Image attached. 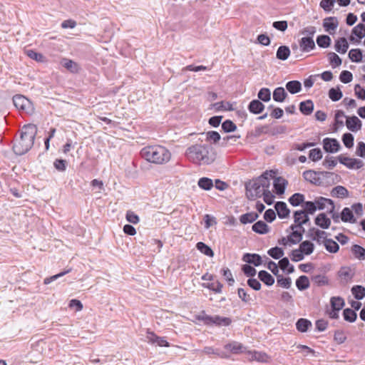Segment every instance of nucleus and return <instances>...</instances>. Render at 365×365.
Returning a JSON list of instances; mask_svg holds the SVG:
<instances>
[{
  "instance_id": "de8ad7c7",
  "label": "nucleus",
  "mask_w": 365,
  "mask_h": 365,
  "mask_svg": "<svg viewBox=\"0 0 365 365\" xmlns=\"http://www.w3.org/2000/svg\"><path fill=\"white\" fill-rule=\"evenodd\" d=\"M196 247L197 250H200L204 255L208 257H213L214 252L205 243L202 242H197Z\"/></svg>"
},
{
  "instance_id": "cd10ccee",
  "label": "nucleus",
  "mask_w": 365,
  "mask_h": 365,
  "mask_svg": "<svg viewBox=\"0 0 365 365\" xmlns=\"http://www.w3.org/2000/svg\"><path fill=\"white\" fill-rule=\"evenodd\" d=\"M259 215L257 212H251L242 215L240 221L242 224L252 223L258 218Z\"/></svg>"
},
{
  "instance_id": "4be33fe9",
  "label": "nucleus",
  "mask_w": 365,
  "mask_h": 365,
  "mask_svg": "<svg viewBox=\"0 0 365 365\" xmlns=\"http://www.w3.org/2000/svg\"><path fill=\"white\" fill-rule=\"evenodd\" d=\"M314 110V103L311 100L301 102L299 104V110L306 115H310Z\"/></svg>"
},
{
  "instance_id": "c85d7f7f",
  "label": "nucleus",
  "mask_w": 365,
  "mask_h": 365,
  "mask_svg": "<svg viewBox=\"0 0 365 365\" xmlns=\"http://www.w3.org/2000/svg\"><path fill=\"white\" fill-rule=\"evenodd\" d=\"M290 55V49L287 46H280L276 53V56L278 59L285 61L288 58Z\"/></svg>"
},
{
  "instance_id": "4c0bfd02",
  "label": "nucleus",
  "mask_w": 365,
  "mask_h": 365,
  "mask_svg": "<svg viewBox=\"0 0 365 365\" xmlns=\"http://www.w3.org/2000/svg\"><path fill=\"white\" fill-rule=\"evenodd\" d=\"M331 306L333 309L336 311L341 310L344 306V301L341 297H333L330 300Z\"/></svg>"
},
{
  "instance_id": "4468645a",
  "label": "nucleus",
  "mask_w": 365,
  "mask_h": 365,
  "mask_svg": "<svg viewBox=\"0 0 365 365\" xmlns=\"http://www.w3.org/2000/svg\"><path fill=\"white\" fill-rule=\"evenodd\" d=\"M274 208L279 218H286L289 215L290 210L284 202H277L274 205Z\"/></svg>"
},
{
  "instance_id": "2eb2a0df",
  "label": "nucleus",
  "mask_w": 365,
  "mask_h": 365,
  "mask_svg": "<svg viewBox=\"0 0 365 365\" xmlns=\"http://www.w3.org/2000/svg\"><path fill=\"white\" fill-rule=\"evenodd\" d=\"M299 46L302 51L308 52L315 48V43L312 37H303L299 41Z\"/></svg>"
},
{
  "instance_id": "393cba45",
  "label": "nucleus",
  "mask_w": 365,
  "mask_h": 365,
  "mask_svg": "<svg viewBox=\"0 0 365 365\" xmlns=\"http://www.w3.org/2000/svg\"><path fill=\"white\" fill-rule=\"evenodd\" d=\"M258 277L267 286H271L274 283V277L267 271L262 270L259 272Z\"/></svg>"
},
{
  "instance_id": "c756f323",
  "label": "nucleus",
  "mask_w": 365,
  "mask_h": 365,
  "mask_svg": "<svg viewBox=\"0 0 365 365\" xmlns=\"http://www.w3.org/2000/svg\"><path fill=\"white\" fill-rule=\"evenodd\" d=\"M286 88L292 94H295L302 90V84L298 81H291L287 83Z\"/></svg>"
},
{
  "instance_id": "dca6fc26",
  "label": "nucleus",
  "mask_w": 365,
  "mask_h": 365,
  "mask_svg": "<svg viewBox=\"0 0 365 365\" xmlns=\"http://www.w3.org/2000/svg\"><path fill=\"white\" fill-rule=\"evenodd\" d=\"M314 221L315 224L322 229H328L331 225V220L325 213L319 214Z\"/></svg>"
},
{
  "instance_id": "3c124183",
  "label": "nucleus",
  "mask_w": 365,
  "mask_h": 365,
  "mask_svg": "<svg viewBox=\"0 0 365 365\" xmlns=\"http://www.w3.org/2000/svg\"><path fill=\"white\" fill-rule=\"evenodd\" d=\"M352 34L357 36L359 39H361L365 36V25L363 24H359L352 29Z\"/></svg>"
},
{
  "instance_id": "9d476101",
  "label": "nucleus",
  "mask_w": 365,
  "mask_h": 365,
  "mask_svg": "<svg viewBox=\"0 0 365 365\" xmlns=\"http://www.w3.org/2000/svg\"><path fill=\"white\" fill-rule=\"evenodd\" d=\"M148 342L151 344H157L159 346H170L169 343L166 341L165 337H160L152 331H148L146 336Z\"/></svg>"
},
{
  "instance_id": "49530a36",
  "label": "nucleus",
  "mask_w": 365,
  "mask_h": 365,
  "mask_svg": "<svg viewBox=\"0 0 365 365\" xmlns=\"http://www.w3.org/2000/svg\"><path fill=\"white\" fill-rule=\"evenodd\" d=\"M339 276L341 279L348 282L352 278L353 274L350 268L341 267L339 271Z\"/></svg>"
},
{
  "instance_id": "2f4dec72",
  "label": "nucleus",
  "mask_w": 365,
  "mask_h": 365,
  "mask_svg": "<svg viewBox=\"0 0 365 365\" xmlns=\"http://www.w3.org/2000/svg\"><path fill=\"white\" fill-rule=\"evenodd\" d=\"M341 219L344 222H349L354 223L356 222L353 212L349 207H344L342 210V212L341 213Z\"/></svg>"
},
{
  "instance_id": "b1692460",
  "label": "nucleus",
  "mask_w": 365,
  "mask_h": 365,
  "mask_svg": "<svg viewBox=\"0 0 365 365\" xmlns=\"http://www.w3.org/2000/svg\"><path fill=\"white\" fill-rule=\"evenodd\" d=\"M333 197L344 198L349 196V192L346 187L338 185L334 187L331 192Z\"/></svg>"
},
{
  "instance_id": "79ce46f5",
  "label": "nucleus",
  "mask_w": 365,
  "mask_h": 365,
  "mask_svg": "<svg viewBox=\"0 0 365 365\" xmlns=\"http://www.w3.org/2000/svg\"><path fill=\"white\" fill-rule=\"evenodd\" d=\"M351 292L356 299H362L365 297V288L360 285L354 286Z\"/></svg>"
},
{
  "instance_id": "6ab92c4d",
  "label": "nucleus",
  "mask_w": 365,
  "mask_h": 365,
  "mask_svg": "<svg viewBox=\"0 0 365 365\" xmlns=\"http://www.w3.org/2000/svg\"><path fill=\"white\" fill-rule=\"evenodd\" d=\"M248 109L252 113L259 114L264 110V106L259 100H253L250 103Z\"/></svg>"
},
{
  "instance_id": "ea45409f",
  "label": "nucleus",
  "mask_w": 365,
  "mask_h": 365,
  "mask_svg": "<svg viewBox=\"0 0 365 365\" xmlns=\"http://www.w3.org/2000/svg\"><path fill=\"white\" fill-rule=\"evenodd\" d=\"M289 202L292 206H298L304 202V196L301 193H294L289 197Z\"/></svg>"
},
{
  "instance_id": "4d7b16f0",
  "label": "nucleus",
  "mask_w": 365,
  "mask_h": 365,
  "mask_svg": "<svg viewBox=\"0 0 365 365\" xmlns=\"http://www.w3.org/2000/svg\"><path fill=\"white\" fill-rule=\"evenodd\" d=\"M202 287L210 289L215 292V293H220L222 292V284L219 282H212V283H204L202 284Z\"/></svg>"
},
{
  "instance_id": "7ed1b4c3",
  "label": "nucleus",
  "mask_w": 365,
  "mask_h": 365,
  "mask_svg": "<svg viewBox=\"0 0 365 365\" xmlns=\"http://www.w3.org/2000/svg\"><path fill=\"white\" fill-rule=\"evenodd\" d=\"M187 158L191 162L199 165H209L215 159V155L211 153L208 145L195 144L187 148L185 152Z\"/></svg>"
},
{
  "instance_id": "09e8293b",
  "label": "nucleus",
  "mask_w": 365,
  "mask_h": 365,
  "mask_svg": "<svg viewBox=\"0 0 365 365\" xmlns=\"http://www.w3.org/2000/svg\"><path fill=\"white\" fill-rule=\"evenodd\" d=\"M259 99L264 102H268L271 99V92L267 88H262L259 90L257 94Z\"/></svg>"
},
{
  "instance_id": "680f3d73",
  "label": "nucleus",
  "mask_w": 365,
  "mask_h": 365,
  "mask_svg": "<svg viewBox=\"0 0 365 365\" xmlns=\"http://www.w3.org/2000/svg\"><path fill=\"white\" fill-rule=\"evenodd\" d=\"M222 128L226 133L233 132L237 129L236 125L230 120H226L222 124Z\"/></svg>"
},
{
  "instance_id": "0eeeda50",
  "label": "nucleus",
  "mask_w": 365,
  "mask_h": 365,
  "mask_svg": "<svg viewBox=\"0 0 365 365\" xmlns=\"http://www.w3.org/2000/svg\"><path fill=\"white\" fill-rule=\"evenodd\" d=\"M338 160L340 163L344 165L349 169H359L364 165L363 161L356 158H351L343 155H339L338 157Z\"/></svg>"
},
{
  "instance_id": "f257e3e1",
  "label": "nucleus",
  "mask_w": 365,
  "mask_h": 365,
  "mask_svg": "<svg viewBox=\"0 0 365 365\" xmlns=\"http://www.w3.org/2000/svg\"><path fill=\"white\" fill-rule=\"evenodd\" d=\"M274 173L272 170L266 171L259 178L246 184V195L250 200L260 197L270 186V178Z\"/></svg>"
},
{
  "instance_id": "39448f33",
  "label": "nucleus",
  "mask_w": 365,
  "mask_h": 365,
  "mask_svg": "<svg viewBox=\"0 0 365 365\" xmlns=\"http://www.w3.org/2000/svg\"><path fill=\"white\" fill-rule=\"evenodd\" d=\"M13 103L15 107L19 110H21L29 114L34 113V108L33 103L22 95L14 96L13 97Z\"/></svg>"
},
{
  "instance_id": "f03ea898",
  "label": "nucleus",
  "mask_w": 365,
  "mask_h": 365,
  "mask_svg": "<svg viewBox=\"0 0 365 365\" xmlns=\"http://www.w3.org/2000/svg\"><path fill=\"white\" fill-rule=\"evenodd\" d=\"M37 127L34 124H28L22 128L21 136L13 146L14 152L19 155L27 153L33 146Z\"/></svg>"
},
{
  "instance_id": "774afa93",
  "label": "nucleus",
  "mask_w": 365,
  "mask_h": 365,
  "mask_svg": "<svg viewBox=\"0 0 365 365\" xmlns=\"http://www.w3.org/2000/svg\"><path fill=\"white\" fill-rule=\"evenodd\" d=\"M353 75L350 71H343L339 76L340 81L344 83H348L352 81Z\"/></svg>"
},
{
  "instance_id": "9b49d317",
  "label": "nucleus",
  "mask_w": 365,
  "mask_h": 365,
  "mask_svg": "<svg viewBox=\"0 0 365 365\" xmlns=\"http://www.w3.org/2000/svg\"><path fill=\"white\" fill-rule=\"evenodd\" d=\"M314 202L316 203L317 210H324L326 207V205L328 204L330 205V209L329 210V212L332 213L333 211L334 210V202L330 199L325 198L323 197H317L314 200Z\"/></svg>"
},
{
  "instance_id": "13d9d810",
  "label": "nucleus",
  "mask_w": 365,
  "mask_h": 365,
  "mask_svg": "<svg viewBox=\"0 0 365 365\" xmlns=\"http://www.w3.org/2000/svg\"><path fill=\"white\" fill-rule=\"evenodd\" d=\"M304 210L303 211H306L307 214L312 215L317 210L316 203L312 201L304 202L303 204Z\"/></svg>"
},
{
  "instance_id": "f704fd0d",
  "label": "nucleus",
  "mask_w": 365,
  "mask_h": 365,
  "mask_svg": "<svg viewBox=\"0 0 365 365\" xmlns=\"http://www.w3.org/2000/svg\"><path fill=\"white\" fill-rule=\"evenodd\" d=\"M323 243L326 250L331 253H336L339 249V245L331 239L325 240Z\"/></svg>"
},
{
  "instance_id": "a878e982",
  "label": "nucleus",
  "mask_w": 365,
  "mask_h": 365,
  "mask_svg": "<svg viewBox=\"0 0 365 365\" xmlns=\"http://www.w3.org/2000/svg\"><path fill=\"white\" fill-rule=\"evenodd\" d=\"M252 230L263 235L269 232V227L264 221L259 220L252 225Z\"/></svg>"
},
{
  "instance_id": "412c9836",
  "label": "nucleus",
  "mask_w": 365,
  "mask_h": 365,
  "mask_svg": "<svg viewBox=\"0 0 365 365\" xmlns=\"http://www.w3.org/2000/svg\"><path fill=\"white\" fill-rule=\"evenodd\" d=\"M349 48V43L344 37L339 38L335 43V50L340 53H345Z\"/></svg>"
},
{
  "instance_id": "58836bf2",
  "label": "nucleus",
  "mask_w": 365,
  "mask_h": 365,
  "mask_svg": "<svg viewBox=\"0 0 365 365\" xmlns=\"http://www.w3.org/2000/svg\"><path fill=\"white\" fill-rule=\"evenodd\" d=\"M296 286L299 290H304L309 287V281L307 276H300L296 281Z\"/></svg>"
},
{
  "instance_id": "603ef678",
  "label": "nucleus",
  "mask_w": 365,
  "mask_h": 365,
  "mask_svg": "<svg viewBox=\"0 0 365 365\" xmlns=\"http://www.w3.org/2000/svg\"><path fill=\"white\" fill-rule=\"evenodd\" d=\"M268 255L275 259H280L284 255V251L282 248L275 247L269 249Z\"/></svg>"
},
{
  "instance_id": "a18cd8bd",
  "label": "nucleus",
  "mask_w": 365,
  "mask_h": 365,
  "mask_svg": "<svg viewBox=\"0 0 365 365\" xmlns=\"http://www.w3.org/2000/svg\"><path fill=\"white\" fill-rule=\"evenodd\" d=\"M331 41L330 37L327 35H321L317 38V43L322 48H328L331 44Z\"/></svg>"
},
{
  "instance_id": "20e7f679",
  "label": "nucleus",
  "mask_w": 365,
  "mask_h": 365,
  "mask_svg": "<svg viewBox=\"0 0 365 365\" xmlns=\"http://www.w3.org/2000/svg\"><path fill=\"white\" fill-rule=\"evenodd\" d=\"M140 154L146 160L156 164L168 162L171 156L169 150L160 145L145 147L141 150Z\"/></svg>"
},
{
  "instance_id": "7c9ffc66",
  "label": "nucleus",
  "mask_w": 365,
  "mask_h": 365,
  "mask_svg": "<svg viewBox=\"0 0 365 365\" xmlns=\"http://www.w3.org/2000/svg\"><path fill=\"white\" fill-rule=\"evenodd\" d=\"M287 96V93L282 87L275 88L273 92V99L277 102H283Z\"/></svg>"
},
{
  "instance_id": "c9c22d12",
  "label": "nucleus",
  "mask_w": 365,
  "mask_h": 365,
  "mask_svg": "<svg viewBox=\"0 0 365 365\" xmlns=\"http://www.w3.org/2000/svg\"><path fill=\"white\" fill-rule=\"evenodd\" d=\"M304 232H302V230H294V232H292L289 235V244L296 245L299 243L302 240V234Z\"/></svg>"
},
{
  "instance_id": "bb28decb",
  "label": "nucleus",
  "mask_w": 365,
  "mask_h": 365,
  "mask_svg": "<svg viewBox=\"0 0 365 365\" xmlns=\"http://www.w3.org/2000/svg\"><path fill=\"white\" fill-rule=\"evenodd\" d=\"M311 327V322L304 318L298 319L296 323V328L300 332H306Z\"/></svg>"
},
{
  "instance_id": "8fccbe9b",
  "label": "nucleus",
  "mask_w": 365,
  "mask_h": 365,
  "mask_svg": "<svg viewBox=\"0 0 365 365\" xmlns=\"http://www.w3.org/2000/svg\"><path fill=\"white\" fill-rule=\"evenodd\" d=\"M342 92L339 88H331L329 91V97L333 101H338L342 98Z\"/></svg>"
},
{
  "instance_id": "6e6d98bb",
  "label": "nucleus",
  "mask_w": 365,
  "mask_h": 365,
  "mask_svg": "<svg viewBox=\"0 0 365 365\" xmlns=\"http://www.w3.org/2000/svg\"><path fill=\"white\" fill-rule=\"evenodd\" d=\"M329 60L333 68L339 66L341 64V59L335 53L331 52L328 54Z\"/></svg>"
},
{
  "instance_id": "6e6552de",
  "label": "nucleus",
  "mask_w": 365,
  "mask_h": 365,
  "mask_svg": "<svg viewBox=\"0 0 365 365\" xmlns=\"http://www.w3.org/2000/svg\"><path fill=\"white\" fill-rule=\"evenodd\" d=\"M324 149L329 153H336L340 148V144L337 140L334 138H324L323 140Z\"/></svg>"
},
{
  "instance_id": "37998d69",
  "label": "nucleus",
  "mask_w": 365,
  "mask_h": 365,
  "mask_svg": "<svg viewBox=\"0 0 365 365\" xmlns=\"http://www.w3.org/2000/svg\"><path fill=\"white\" fill-rule=\"evenodd\" d=\"M212 107L215 108L217 110H233L234 108L232 107V104L230 102H217L212 104Z\"/></svg>"
},
{
  "instance_id": "e2e57ef3",
  "label": "nucleus",
  "mask_w": 365,
  "mask_h": 365,
  "mask_svg": "<svg viewBox=\"0 0 365 365\" xmlns=\"http://www.w3.org/2000/svg\"><path fill=\"white\" fill-rule=\"evenodd\" d=\"M344 118H346L344 112L340 110H336L335 113V125L339 127L344 126Z\"/></svg>"
},
{
  "instance_id": "f3484780",
  "label": "nucleus",
  "mask_w": 365,
  "mask_h": 365,
  "mask_svg": "<svg viewBox=\"0 0 365 365\" xmlns=\"http://www.w3.org/2000/svg\"><path fill=\"white\" fill-rule=\"evenodd\" d=\"M242 259L244 262L252 264L256 267L262 264V257L257 254L247 253L244 255Z\"/></svg>"
},
{
  "instance_id": "ddd939ff",
  "label": "nucleus",
  "mask_w": 365,
  "mask_h": 365,
  "mask_svg": "<svg viewBox=\"0 0 365 365\" xmlns=\"http://www.w3.org/2000/svg\"><path fill=\"white\" fill-rule=\"evenodd\" d=\"M294 223L302 227L303 225L307 224L309 221V217L306 211L297 210L294 213Z\"/></svg>"
},
{
  "instance_id": "c03bdc74",
  "label": "nucleus",
  "mask_w": 365,
  "mask_h": 365,
  "mask_svg": "<svg viewBox=\"0 0 365 365\" xmlns=\"http://www.w3.org/2000/svg\"><path fill=\"white\" fill-rule=\"evenodd\" d=\"M351 251L355 257L359 259H365V249L364 247L354 245L352 246Z\"/></svg>"
},
{
  "instance_id": "69168bd1",
  "label": "nucleus",
  "mask_w": 365,
  "mask_h": 365,
  "mask_svg": "<svg viewBox=\"0 0 365 365\" xmlns=\"http://www.w3.org/2000/svg\"><path fill=\"white\" fill-rule=\"evenodd\" d=\"M26 54L29 58L38 62H43L44 61V56L41 53H37L33 50L26 51Z\"/></svg>"
},
{
  "instance_id": "864d4df0",
  "label": "nucleus",
  "mask_w": 365,
  "mask_h": 365,
  "mask_svg": "<svg viewBox=\"0 0 365 365\" xmlns=\"http://www.w3.org/2000/svg\"><path fill=\"white\" fill-rule=\"evenodd\" d=\"M250 354L252 360H256L260 362H266L269 359L268 356L263 352L253 351L250 352Z\"/></svg>"
},
{
  "instance_id": "052dcab7",
  "label": "nucleus",
  "mask_w": 365,
  "mask_h": 365,
  "mask_svg": "<svg viewBox=\"0 0 365 365\" xmlns=\"http://www.w3.org/2000/svg\"><path fill=\"white\" fill-rule=\"evenodd\" d=\"M203 352L206 354H216L218 356L221 357V358H227L229 357L228 355H227L226 354H225L224 352H220L217 349H213L212 347L211 346H206L203 349Z\"/></svg>"
},
{
  "instance_id": "bf43d9fd",
  "label": "nucleus",
  "mask_w": 365,
  "mask_h": 365,
  "mask_svg": "<svg viewBox=\"0 0 365 365\" xmlns=\"http://www.w3.org/2000/svg\"><path fill=\"white\" fill-rule=\"evenodd\" d=\"M277 283L280 287H282L283 288H286V289H289L290 287L291 284H292L291 278L283 277L282 275H278V276H277Z\"/></svg>"
},
{
  "instance_id": "72a5a7b5",
  "label": "nucleus",
  "mask_w": 365,
  "mask_h": 365,
  "mask_svg": "<svg viewBox=\"0 0 365 365\" xmlns=\"http://www.w3.org/2000/svg\"><path fill=\"white\" fill-rule=\"evenodd\" d=\"M304 255H311L314 249V245L310 241L306 240L302 242L299 248Z\"/></svg>"
},
{
  "instance_id": "5701e85b",
  "label": "nucleus",
  "mask_w": 365,
  "mask_h": 365,
  "mask_svg": "<svg viewBox=\"0 0 365 365\" xmlns=\"http://www.w3.org/2000/svg\"><path fill=\"white\" fill-rule=\"evenodd\" d=\"M287 181L282 178H277L274 182V187L276 192L278 195H282L284 192Z\"/></svg>"
},
{
  "instance_id": "aec40b11",
  "label": "nucleus",
  "mask_w": 365,
  "mask_h": 365,
  "mask_svg": "<svg viewBox=\"0 0 365 365\" xmlns=\"http://www.w3.org/2000/svg\"><path fill=\"white\" fill-rule=\"evenodd\" d=\"M61 65L71 73H78L79 71V66L77 63L68 58L62 59Z\"/></svg>"
},
{
  "instance_id": "338daca9",
  "label": "nucleus",
  "mask_w": 365,
  "mask_h": 365,
  "mask_svg": "<svg viewBox=\"0 0 365 365\" xmlns=\"http://www.w3.org/2000/svg\"><path fill=\"white\" fill-rule=\"evenodd\" d=\"M312 281L318 286H323L328 284V279L326 276L318 274L312 277Z\"/></svg>"
},
{
  "instance_id": "0e129e2a",
  "label": "nucleus",
  "mask_w": 365,
  "mask_h": 365,
  "mask_svg": "<svg viewBox=\"0 0 365 365\" xmlns=\"http://www.w3.org/2000/svg\"><path fill=\"white\" fill-rule=\"evenodd\" d=\"M342 141L346 148H351L354 145L353 135L349 133H344L342 136Z\"/></svg>"
},
{
  "instance_id": "5fc2aeb1",
  "label": "nucleus",
  "mask_w": 365,
  "mask_h": 365,
  "mask_svg": "<svg viewBox=\"0 0 365 365\" xmlns=\"http://www.w3.org/2000/svg\"><path fill=\"white\" fill-rule=\"evenodd\" d=\"M344 318L346 321L354 322L356 319V313L351 309H345L343 312Z\"/></svg>"
},
{
  "instance_id": "e433bc0d",
  "label": "nucleus",
  "mask_w": 365,
  "mask_h": 365,
  "mask_svg": "<svg viewBox=\"0 0 365 365\" xmlns=\"http://www.w3.org/2000/svg\"><path fill=\"white\" fill-rule=\"evenodd\" d=\"M309 232H314V236L312 237L313 240H316L318 243H321V241L323 242L327 239V234L326 232L315 229L314 227L309 229Z\"/></svg>"
},
{
  "instance_id": "1a4fd4ad",
  "label": "nucleus",
  "mask_w": 365,
  "mask_h": 365,
  "mask_svg": "<svg viewBox=\"0 0 365 365\" xmlns=\"http://www.w3.org/2000/svg\"><path fill=\"white\" fill-rule=\"evenodd\" d=\"M346 125L352 132H357L361 128V121L355 115L346 117Z\"/></svg>"
},
{
  "instance_id": "473e14b6",
  "label": "nucleus",
  "mask_w": 365,
  "mask_h": 365,
  "mask_svg": "<svg viewBox=\"0 0 365 365\" xmlns=\"http://www.w3.org/2000/svg\"><path fill=\"white\" fill-rule=\"evenodd\" d=\"M349 58L352 62L359 63L362 61V51L359 48L351 49L349 52Z\"/></svg>"
},
{
  "instance_id": "a19ab883",
  "label": "nucleus",
  "mask_w": 365,
  "mask_h": 365,
  "mask_svg": "<svg viewBox=\"0 0 365 365\" xmlns=\"http://www.w3.org/2000/svg\"><path fill=\"white\" fill-rule=\"evenodd\" d=\"M198 186L205 190H210L213 187V182L210 178H201L197 182Z\"/></svg>"
},
{
  "instance_id": "a211bd4d",
  "label": "nucleus",
  "mask_w": 365,
  "mask_h": 365,
  "mask_svg": "<svg viewBox=\"0 0 365 365\" xmlns=\"http://www.w3.org/2000/svg\"><path fill=\"white\" fill-rule=\"evenodd\" d=\"M225 349L230 351L232 353L237 354L245 351V347L237 341H232L225 346Z\"/></svg>"
},
{
  "instance_id": "f8f14e48",
  "label": "nucleus",
  "mask_w": 365,
  "mask_h": 365,
  "mask_svg": "<svg viewBox=\"0 0 365 365\" xmlns=\"http://www.w3.org/2000/svg\"><path fill=\"white\" fill-rule=\"evenodd\" d=\"M339 22L336 17H327L324 20L323 26L330 34L336 29Z\"/></svg>"
},
{
  "instance_id": "423d86ee",
  "label": "nucleus",
  "mask_w": 365,
  "mask_h": 365,
  "mask_svg": "<svg viewBox=\"0 0 365 365\" xmlns=\"http://www.w3.org/2000/svg\"><path fill=\"white\" fill-rule=\"evenodd\" d=\"M199 319H201L207 325L216 324L217 326H229L232 322V320L229 317H223L218 315L212 317L205 314L200 316Z\"/></svg>"
}]
</instances>
